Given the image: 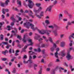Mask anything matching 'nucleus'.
<instances>
[{
  "mask_svg": "<svg viewBox=\"0 0 74 74\" xmlns=\"http://www.w3.org/2000/svg\"><path fill=\"white\" fill-rule=\"evenodd\" d=\"M29 11H28L27 10H25V13H27L29 12H30H30H29Z\"/></svg>",
  "mask_w": 74,
  "mask_h": 74,
  "instance_id": "obj_55",
  "label": "nucleus"
},
{
  "mask_svg": "<svg viewBox=\"0 0 74 74\" xmlns=\"http://www.w3.org/2000/svg\"><path fill=\"white\" fill-rule=\"evenodd\" d=\"M71 50H74V48H73V47H72L71 48H69V49H68L67 51V56H66V58L68 59V60H70V59L71 58H72V57H71V56L70 55V51H71Z\"/></svg>",
  "mask_w": 74,
  "mask_h": 74,
  "instance_id": "obj_3",
  "label": "nucleus"
},
{
  "mask_svg": "<svg viewBox=\"0 0 74 74\" xmlns=\"http://www.w3.org/2000/svg\"><path fill=\"white\" fill-rule=\"evenodd\" d=\"M18 55H19V54L18 53L16 52V53H15V56H18Z\"/></svg>",
  "mask_w": 74,
  "mask_h": 74,
  "instance_id": "obj_58",
  "label": "nucleus"
},
{
  "mask_svg": "<svg viewBox=\"0 0 74 74\" xmlns=\"http://www.w3.org/2000/svg\"><path fill=\"white\" fill-rule=\"evenodd\" d=\"M2 43L3 44V45H7V44H8V42H2Z\"/></svg>",
  "mask_w": 74,
  "mask_h": 74,
  "instance_id": "obj_28",
  "label": "nucleus"
},
{
  "mask_svg": "<svg viewBox=\"0 0 74 74\" xmlns=\"http://www.w3.org/2000/svg\"><path fill=\"white\" fill-rule=\"evenodd\" d=\"M32 57L31 56H29V60L26 62L24 60L23 61L24 63H32Z\"/></svg>",
  "mask_w": 74,
  "mask_h": 74,
  "instance_id": "obj_6",
  "label": "nucleus"
},
{
  "mask_svg": "<svg viewBox=\"0 0 74 74\" xmlns=\"http://www.w3.org/2000/svg\"><path fill=\"white\" fill-rule=\"evenodd\" d=\"M14 29H15V30H16V32H15L14 31H12V33H14V36H16V34H15V33H17V30H16V28H14Z\"/></svg>",
  "mask_w": 74,
  "mask_h": 74,
  "instance_id": "obj_20",
  "label": "nucleus"
},
{
  "mask_svg": "<svg viewBox=\"0 0 74 74\" xmlns=\"http://www.w3.org/2000/svg\"><path fill=\"white\" fill-rule=\"evenodd\" d=\"M11 47L10 45H8V46L7 47H6V48H7V49H8V48H9V47Z\"/></svg>",
  "mask_w": 74,
  "mask_h": 74,
  "instance_id": "obj_44",
  "label": "nucleus"
},
{
  "mask_svg": "<svg viewBox=\"0 0 74 74\" xmlns=\"http://www.w3.org/2000/svg\"><path fill=\"white\" fill-rule=\"evenodd\" d=\"M49 41H50V42H51V43H53L52 39V38H51V37H49Z\"/></svg>",
  "mask_w": 74,
  "mask_h": 74,
  "instance_id": "obj_27",
  "label": "nucleus"
},
{
  "mask_svg": "<svg viewBox=\"0 0 74 74\" xmlns=\"http://www.w3.org/2000/svg\"><path fill=\"white\" fill-rule=\"evenodd\" d=\"M28 41L30 42V44L27 45V46H25L24 47V49H26L27 47V46H29L30 45H32L33 44V43L32 42V39H29L28 40Z\"/></svg>",
  "mask_w": 74,
  "mask_h": 74,
  "instance_id": "obj_7",
  "label": "nucleus"
},
{
  "mask_svg": "<svg viewBox=\"0 0 74 74\" xmlns=\"http://www.w3.org/2000/svg\"><path fill=\"white\" fill-rule=\"evenodd\" d=\"M49 28H51V29H53L54 28H57L58 26L55 24H54L53 25H50L49 26Z\"/></svg>",
  "mask_w": 74,
  "mask_h": 74,
  "instance_id": "obj_8",
  "label": "nucleus"
},
{
  "mask_svg": "<svg viewBox=\"0 0 74 74\" xmlns=\"http://www.w3.org/2000/svg\"><path fill=\"white\" fill-rule=\"evenodd\" d=\"M13 9L14 10H15V11H19V10H18V9L16 8L15 9H14V8H13Z\"/></svg>",
  "mask_w": 74,
  "mask_h": 74,
  "instance_id": "obj_34",
  "label": "nucleus"
},
{
  "mask_svg": "<svg viewBox=\"0 0 74 74\" xmlns=\"http://www.w3.org/2000/svg\"><path fill=\"white\" fill-rule=\"evenodd\" d=\"M7 59L6 58H4L2 59V60H3V61H5Z\"/></svg>",
  "mask_w": 74,
  "mask_h": 74,
  "instance_id": "obj_36",
  "label": "nucleus"
},
{
  "mask_svg": "<svg viewBox=\"0 0 74 74\" xmlns=\"http://www.w3.org/2000/svg\"><path fill=\"white\" fill-rule=\"evenodd\" d=\"M8 51L7 50H5V51H3L2 52V53L5 55V54H6V53H8Z\"/></svg>",
  "mask_w": 74,
  "mask_h": 74,
  "instance_id": "obj_25",
  "label": "nucleus"
},
{
  "mask_svg": "<svg viewBox=\"0 0 74 74\" xmlns=\"http://www.w3.org/2000/svg\"><path fill=\"white\" fill-rule=\"evenodd\" d=\"M16 42H17L18 43H19V41L18 40H16Z\"/></svg>",
  "mask_w": 74,
  "mask_h": 74,
  "instance_id": "obj_62",
  "label": "nucleus"
},
{
  "mask_svg": "<svg viewBox=\"0 0 74 74\" xmlns=\"http://www.w3.org/2000/svg\"><path fill=\"white\" fill-rule=\"evenodd\" d=\"M56 45L55 43H54L53 45V47L51 48V50L52 51H54V49L56 48Z\"/></svg>",
  "mask_w": 74,
  "mask_h": 74,
  "instance_id": "obj_13",
  "label": "nucleus"
},
{
  "mask_svg": "<svg viewBox=\"0 0 74 74\" xmlns=\"http://www.w3.org/2000/svg\"><path fill=\"white\" fill-rule=\"evenodd\" d=\"M34 70H36V68L35 67H37V64H35L34 65Z\"/></svg>",
  "mask_w": 74,
  "mask_h": 74,
  "instance_id": "obj_42",
  "label": "nucleus"
},
{
  "mask_svg": "<svg viewBox=\"0 0 74 74\" xmlns=\"http://www.w3.org/2000/svg\"><path fill=\"white\" fill-rule=\"evenodd\" d=\"M42 53L43 54H44V53H45V50H43L42 51Z\"/></svg>",
  "mask_w": 74,
  "mask_h": 74,
  "instance_id": "obj_54",
  "label": "nucleus"
},
{
  "mask_svg": "<svg viewBox=\"0 0 74 74\" xmlns=\"http://www.w3.org/2000/svg\"><path fill=\"white\" fill-rule=\"evenodd\" d=\"M29 12H30L31 14H29V16H32V17L33 18H34V16H32V14H33V13H32V12L31 11V10H29Z\"/></svg>",
  "mask_w": 74,
  "mask_h": 74,
  "instance_id": "obj_22",
  "label": "nucleus"
},
{
  "mask_svg": "<svg viewBox=\"0 0 74 74\" xmlns=\"http://www.w3.org/2000/svg\"><path fill=\"white\" fill-rule=\"evenodd\" d=\"M36 58V56H33V59H35V58Z\"/></svg>",
  "mask_w": 74,
  "mask_h": 74,
  "instance_id": "obj_59",
  "label": "nucleus"
},
{
  "mask_svg": "<svg viewBox=\"0 0 74 74\" xmlns=\"http://www.w3.org/2000/svg\"><path fill=\"white\" fill-rule=\"evenodd\" d=\"M16 71V70L15 69H14L13 71H12L13 73H15V72Z\"/></svg>",
  "mask_w": 74,
  "mask_h": 74,
  "instance_id": "obj_41",
  "label": "nucleus"
},
{
  "mask_svg": "<svg viewBox=\"0 0 74 74\" xmlns=\"http://www.w3.org/2000/svg\"><path fill=\"white\" fill-rule=\"evenodd\" d=\"M16 16L18 18V19L19 21L22 20V18L21 17H19V16Z\"/></svg>",
  "mask_w": 74,
  "mask_h": 74,
  "instance_id": "obj_31",
  "label": "nucleus"
},
{
  "mask_svg": "<svg viewBox=\"0 0 74 74\" xmlns=\"http://www.w3.org/2000/svg\"><path fill=\"white\" fill-rule=\"evenodd\" d=\"M36 5L37 7H40V5H41V4H39V3H36Z\"/></svg>",
  "mask_w": 74,
  "mask_h": 74,
  "instance_id": "obj_35",
  "label": "nucleus"
},
{
  "mask_svg": "<svg viewBox=\"0 0 74 74\" xmlns=\"http://www.w3.org/2000/svg\"><path fill=\"white\" fill-rule=\"evenodd\" d=\"M17 38H18V39H19V40H21L22 39V38H21V36H18Z\"/></svg>",
  "mask_w": 74,
  "mask_h": 74,
  "instance_id": "obj_37",
  "label": "nucleus"
},
{
  "mask_svg": "<svg viewBox=\"0 0 74 74\" xmlns=\"http://www.w3.org/2000/svg\"><path fill=\"white\" fill-rule=\"evenodd\" d=\"M41 62L42 63H44V59H42L41 60Z\"/></svg>",
  "mask_w": 74,
  "mask_h": 74,
  "instance_id": "obj_57",
  "label": "nucleus"
},
{
  "mask_svg": "<svg viewBox=\"0 0 74 74\" xmlns=\"http://www.w3.org/2000/svg\"><path fill=\"white\" fill-rule=\"evenodd\" d=\"M23 41L24 42H26V35H24L23 36Z\"/></svg>",
  "mask_w": 74,
  "mask_h": 74,
  "instance_id": "obj_19",
  "label": "nucleus"
},
{
  "mask_svg": "<svg viewBox=\"0 0 74 74\" xmlns=\"http://www.w3.org/2000/svg\"><path fill=\"white\" fill-rule=\"evenodd\" d=\"M2 18L4 19V18H5L4 16V15L3 14L2 15Z\"/></svg>",
  "mask_w": 74,
  "mask_h": 74,
  "instance_id": "obj_64",
  "label": "nucleus"
},
{
  "mask_svg": "<svg viewBox=\"0 0 74 74\" xmlns=\"http://www.w3.org/2000/svg\"><path fill=\"white\" fill-rule=\"evenodd\" d=\"M9 2H10L9 0H6V1H5V5H8V3H9Z\"/></svg>",
  "mask_w": 74,
  "mask_h": 74,
  "instance_id": "obj_26",
  "label": "nucleus"
},
{
  "mask_svg": "<svg viewBox=\"0 0 74 74\" xmlns=\"http://www.w3.org/2000/svg\"><path fill=\"white\" fill-rule=\"evenodd\" d=\"M52 6L51 5L46 10V12H47V11H51V10L52 9Z\"/></svg>",
  "mask_w": 74,
  "mask_h": 74,
  "instance_id": "obj_11",
  "label": "nucleus"
},
{
  "mask_svg": "<svg viewBox=\"0 0 74 74\" xmlns=\"http://www.w3.org/2000/svg\"><path fill=\"white\" fill-rule=\"evenodd\" d=\"M21 12V13H23V10H22V9H21L20 10Z\"/></svg>",
  "mask_w": 74,
  "mask_h": 74,
  "instance_id": "obj_60",
  "label": "nucleus"
},
{
  "mask_svg": "<svg viewBox=\"0 0 74 74\" xmlns=\"http://www.w3.org/2000/svg\"><path fill=\"white\" fill-rule=\"evenodd\" d=\"M35 36L34 37V39L35 40H38V38L40 37V36L38 35L37 34H35Z\"/></svg>",
  "mask_w": 74,
  "mask_h": 74,
  "instance_id": "obj_10",
  "label": "nucleus"
},
{
  "mask_svg": "<svg viewBox=\"0 0 74 74\" xmlns=\"http://www.w3.org/2000/svg\"><path fill=\"white\" fill-rule=\"evenodd\" d=\"M53 33H54L55 36H57V33L56 32V31H53Z\"/></svg>",
  "mask_w": 74,
  "mask_h": 74,
  "instance_id": "obj_33",
  "label": "nucleus"
},
{
  "mask_svg": "<svg viewBox=\"0 0 74 74\" xmlns=\"http://www.w3.org/2000/svg\"><path fill=\"white\" fill-rule=\"evenodd\" d=\"M56 52L55 53V56L57 58H58V52L59 51V48H58L56 49Z\"/></svg>",
  "mask_w": 74,
  "mask_h": 74,
  "instance_id": "obj_9",
  "label": "nucleus"
},
{
  "mask_svg": "<svg viewBox=\"0 0 74 74\" xmlns=\"http://www.w3.org/2000/svg\"><path fill=\"white\" fill-rule=\"evenodd\" d=\"M74 33H72V34H71V36L69 37V40H70L71 38H73V39H74Z\"/></svg>",
  "mask_w": 74,
  "mask_h": 74,
  "instance_id": "obj_16",
  "label": "nucleus"
},
{
  "mask_svg": "<svg viewBox=\"0 0 74 74\" xmlns=\"http://www.w3.org/2000/svg\"><path fill=\"white\" fill-rule=\"evenodd\" d=\"M71 23H72L70 22H68V25H70L71 24Z\"/></svg>",
  "mask_w": 74,
  "mask_h": 74,
  "instance_id": "obj_49",
  "label": "nucleus"
},
{
  "mask_svg": "<svg viewBox=\"0 0 74 74\" xmlns=\"http://www.w3.org/2000/svg\"><path fill=\"white\" fill-rule=\"evenodd\" d=\"M64 36V34H61L60 35V37L62 38Z\"/></svg>",
  "mask_w": 74,
  "mask_h": 74,
  "instance_id": "obj_48",
  "label": "nucleus"
},
{
  "mask_svg": "<svg viewBox=\"0 0 74 74\" xmlns=\"http://www.w3.org/2000/svg\"><path fill=\"white\" fill-rule=\"evenodd\" d=\"M67 21V19H63V21H64V22L66 21Z\"/></svg>",
  "mask_w": 74,
  "mask_h": 74,
  "instance_id": "obj_61",
  "label": "nucleus"
},
{
  "mask_svg": "<svg viewBox=\"0 0 74 74\" xmlns=\"http://www.w3.org/2000/svg\"><path fill=\"white\" fill-rule=\"evenodd\" d=\"M24 32V29H23V30H21V33H23Z\"/></svg>",
  "mask_w": 74,
  "mask_h": 74,
  "instance_id": "obj_63",
  "label": "nucleus"
},
{
  "mask_svg": "<svg viewBox=\"0 0 74 74\" xmlns=\"http://www.w3.org/2000/svg\"><path fill=\"white\" fill-rule=\"evenodd\" d=\"M28 2L29 3L28 4V6L30 8H32L33 7V6L34 5L33 3V2L29 0L28 1Z\"/></svg>",
  "mask_w": 74,
  "mask_h": 74,
  "instance_id": "obj_4",
  "label": "nucleus"
},
{
  "mask_svg": "<svg viewBox=\"0 0 74 74\" xmlns=\"http://www.w3.org/2000/svg\"><path fill=\"white\" fill-rule=\"evenodd\" d=\"M9 52L10 53H12V52H11V49H10L9 51Z\"/></svg>",
  "mask_w": 74,
  "mask_h": 74,
  "instance_id": "obj_56",
  "label": "nucleus"
},
{
  "mask_svg": "<svg viewBox=\"0 0 74 74\" xmlns=\"http://www.w3.org/2000/svg\"><path fill=\"white\" fill-rule=\"evenodd\" d=\"M24 26H26V27L28 29H29V27H31V29H32L33 31H35V30H37L39 32V33L41 34H44L47 31L46 30H42L40 31L37 28V27L34 28V25L32 24H30L29 22L28 23L26 22V23H24Z\"/></svg>",
  "mask_w": 74,
  "mask_h": 74,
  "instance_id": "obj_1",
  "label": "nucleus"
},
{
  "mask_svg": "<svg viewBox=\"0 0 74 74\" xmlns=\"http://www.w3.org/2000/svg\"><path fill=\"white\" fill-rule=\"evenodd\" d=\"M63 16V15L61 14H60V16H59V18L60 19L61 18H62Z\"/></svg>",
  "mask_w": 74,
  "mask_h": 74,
  "instance_id": "obj_38",
  "label": "nucleus"
},
{
  "mask_svg": "<svg viewBox=\"0 0 74 74\" xmlns=\"http://www.w3.org/2000/svg\"><path fill=\"white\" fill-rule=\"evenodd\" d=\"M47 71H49L50 70V69L49 68H47L46 69Z\"/></svg>",
  "mask_w": 74,
  "mask_h": 74,
  "instance_id": "obj_50",
  "label": "nucleus"
},
{
  "mask_svg": "<svg viewBox=\"0 0 74 74\" xmlns=\"http://www.w3.org/2000/svg\"><path fill=\"white\" fill-rule=\"evenodd\" d=\"M60 69V70H64V69L62 67H59L58 66H57L56 67V68L54 70H53V72L52 73V74H55V71H56L57 69Z\"/></svg>",
  "mask_w": 74,
  "mask_h": 74,
  "instance_id": "obj_5",
  "label": "nucleus"
},
{
  "mask_svg": "<svg viewBox=\"0 0 74 74\" xmlns=\"http://www.w3.org/2000/svg\"><path fill=\"white\" fill-rule=\"evenodd\" d=\"M42 71V68H40V70L38 72V74H41Z\"/></svg>",
  "mask_w": 74,
  "mask_h": 74,
  "instance_id": "obj_30",
  "label": "nucleus"
},
{
  "mask_svg": "<svg viewBox=\"0 0 74 74\" xmlns=\"http://www.w3.org/2000/svg\"><path fill=\"white\" fill-rule=\"evenodd\" d=\"M11 26H13V25H14V22L11 23Z\"/></svg>",
  "mask_w": 74,
  "mask_h": 74,
  "instance_id": "obj_53",
  "label": "nucleus"
},
{
  "mask_svg": "<svg viewBox=\"0 0 74 74\" xmlns=\"http://www.w3.org/2000/svg\"><path fill=\"white\" fill-rule=\"evenodd\" d=\"M45 23H47V24H50V22L49 21V20H46L45 21Z\"/></svg>",
  "mask_w": 74,
  "mask_h": 74,
  "instance_id": "obj_29",
  "label": "nucleus"
},
{
  "mask_svg": "<svg viewBox=\"0 0 74 74\" xmlns=\"http://www.w3.org/2000/svg\"><path fill=\"white\" fill-rule=\"evenodd\" d=\"M32 34H33L32 33V32H30L29 34V36H32Z\"/></svg>",
  "mask_w": 74,
  "mask_h": 74,
  "instance_id": "obj_52",
  "label": "nucleus"
},
{
  "mask_svg": "<svg viewBox=\"0 0 74 74\" xmlns=\"http://www.w3.org/2000/svg\"><path fill=\"white\" fill-rule=\"evenodd\" d=\"M65 44H66V42H62L60 43V46L61 47H63Z\"/></svg>",
  "mask_w": 74,
  "mask_h": 74,
  "instance_id": "obj_17",
  "label": "nucleus"
},
{
  "mask_svg": "<svg viewBox=\"0 0 74 74\" xmlns=\"http://www.w3.org/2000/svg\"><path fill=\"white\" fill-rule=\"evenodd\" d=\"M34 53V52H32V51H29V55L30 56L31 55H33Z\"/></svg>",
  "mask_w": 74,
  "mask_h": 74,
  "instance_id": "obj_24",
  "label": "nucleus"
},
{
  "mask_svg": "<svg viewBox=\"0 0 74 74\" xmlns=\"http://www.w3.org/2000/svg\"><path fill=\"white\" fill-rule=\"evenodd\" d=\"M5 71H8V74H10V72L8 71V69H6L5 70Z\"/></svg>",
  "mask_w": 74,
  "mask_h": 74,
  "instance_id": "obj_51",
  "label": "nucleus"
},
{
  "mask_svg": "<svg viewBox=\"0 0 74 74\" xmlns=\"http://www.w3.org/2000/svg\"><path fill=\"white\" fill-rule=\"evenodd\" d=\"M1 40H3V35H1Z\"/></svg>",
  "mask_w": 74,
  "mask_h": 74,
  "instance_id": "obj_32",
  "label": "nucleus"
},
{
  "mask_svg": "<svg viewBox=\"0 0 74 74\" xmlns=\"http://www.w3.org/2000/svg\"><path fill=\"white\" fill-rule=\"evenodd\" d=\"M45 46H46V45L43 44L41 45V47H45Z\"/></svg>",
  "mask_w": 74,
  "mask_h": 74,
  "instance_id": "obj_40",
  "label": "nucleus"
},
{
  "mask_svg": "<svg viewBox=\"0 0 74 74\" xmlns=\"http://www.w3.org/2000/svg\"><path fill=\"white\" fill-rule=\"evenodd\" d=\"M8 11H9V10L8 9H3L2 10V13H3V14H5V12H8Z\"/></svg>",
  "mask_w": 74,
  "mask_h": 74,
  "instance_id": "obj_14",
  "label": "nucleus"
},
{
  "mask_svg": "<svg viewBox=\"0 0 74 74\" xmlns=\"http://www.w3.org/2000/svg\"><path fill=\"white\" fill-rule=\"evenodd\" d=\"M26 58H27V56L26 55H25L23 57V59H26Z\"/></svg>",
  "mask_w": 74,
  "mask_h": 74,
  "instance_id": "obj_45",
  "label": "nucleus"
},
{
  "mask_svg": "<svg viewBox=\"0 0 74 74\" xmlns=\"http://www.w3.org/2000/svg\"><path fill=\"white\" fill-rule=\"evenodd\" d=\"M42 10V8L40 7L38 9V10H36L35 9H34V12H35V15L37 17H38V18H39V19H40L41 18V16H42L44 15L43 14L44 13L43 12H41L40 16L38 15L37 14H38L40 11H41Z\"/></svg>",
  "mask_w": 74,
  "mask_h": 74,
  "instance_id": "obj_2",
  "label": "nucleus"
},
{
  "mask_svg": "<svg viewBox=\"0 0 74 74\" xmlns=\"http://www.w3.org/2000/svg\"><path fill=\"white\" fill-rule=\"evenodd\" d=\"M59 55H61L63 57V56H65V53H64V51L63 50L62 51L61 53H59L58 54Z\"/></svg>",
  "mask_w": 74,
  "mask_h": 74,
  "instance_id": "obj_12",
  "label": "nucleus"
},
{
  "mask_svg": "<svg viewBox=\"0 0 74 74\" xmlns=\"http://www.w3.org/2000/svg\"><path fill=\"white\" fill-rule=\"evenodd\" d=\"M1 5L2 6V7H4V3H1Z\"/></svg>",
  "mask_w": 74,
  "mask_h": 74,
  "instance_id": "obj_39",
  "label": "nucleus"
},
{
  "mask_svg": "<svg viewBox=\"0 0 74 74\" xmlns=\"http://www.w3.org/2000/svg\"><path fill=\"white\" fill-rule=\"evenodd\" d=\"M72 42H73V41H71V43L69 44V45L70 46H71L72 45H73V44H72Z\"/></svg>",
  "mask_w": 74,
  "mask_h": 74,
  "instance_id": "obj_43",
  "label": "nucleus"
},
{
  "mask_svg": "<svg viewBox=\"0 0 74 74\" xmlns=\"http://www.w3.org/2000/svg\"><path fill=\"white\" fill-rule=\"evenodd\" d=\"M4 24V22H2V23H0V30H2V28H1V27L3 26V25Z\"/></svg>",
  "mask_w": 74,
  "mask_h": 74,
  "instance_id": "obj_21",
  "label": "nucleus"
},
{
  "mask_svg": "<svg viewBox=\"0 0 74 74\" xmlns=\"http://www.w3.org/2000/svg\"><path fill=\"white\" fill-rule=\"evenodd\" d=\"M57 3V1H54V4L55 5Z\"/></svg>",
  "mask_w": 74,
  "mask_h": 74,
  "instance_id": "obj_46",
  "label": "nucleus"
},
{
  "mask_svg": "<svg viewBox=\"0 0 74 74\" xmlns=\"http://www.w3.org/2000/svg\"><path fill=\"white\" fill-rule=\"evenodd\" d=\"M15 41H13L12 43V46H14V45L15 44Z\"/></svg>",
  "mask_w": 74,
  "mask_h": 74,
  "instance_id": "obj_47",
  "label": "nucleus"
},
{
  "mask_svg": "<svg viewBox=\"0 0 74 74\" xmlns=\"http://www.w3.org/2000/svg\"><path fill=\"white\" fill-rule=\"evenodd\" d=\"M10 19L13 21L14 22H16V20H15V18H14V16L13 14L12 15V16L11 17Z\"/></svg>",
  "mask_w": 74,
  "mask_h": 74,
  "instance_id": "obj_15",
  "label": "nucleus"
},
{
  "mask_svg": "<svg viewBox=\"0 0 74 74\" xmlns=\"http://www.w3.org/2000/svg\"><path fill=\"white\" fill-rule=\"evenodd\" d=\"M17 2L18 4H19L20 6H21V1H19V0H17Z\"/></svg>",
  "mask_w": 74,
  "mask_h": 74,
  "instance_id": "obj_23",
  "label": "nucleus"
},
{
  "mask_svg": "<svg viewBox=\"0 0 74 74\" xmlns=\"http://www.w3.org/2000/svg\"><path fill=\"white\" fill-rule=\"evenodd\" d=\"M34 51L36 52H40L41 51V49L40 48H38L37 50L36 49H35Z\"/></svg>",
  "mask_w": 74,
  "mask_h": 74,
  "instance_id": "obj_18",
  "label": "nucleus"
}]
</instances>
